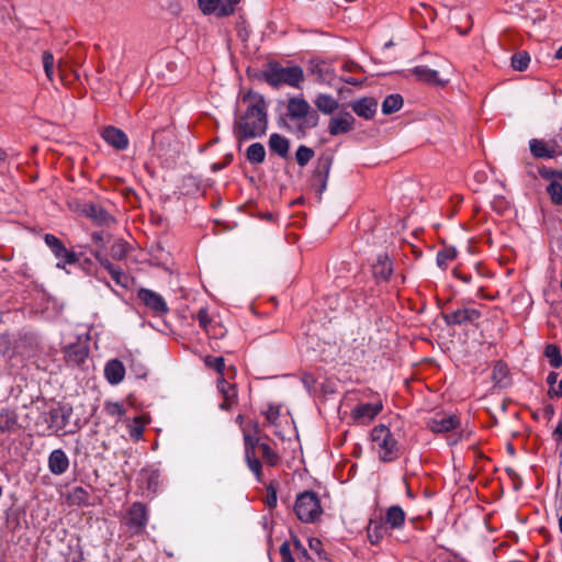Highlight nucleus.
I'll return each mask as SVG.
<instances>
[{"label": "nucleus", "mask_w": 562, "mask_h": 562, "mask_svg": "<svg viewBox=\"0 0 562 562\" xmlns=\"http://www.w3.org/2000/svg\"><path fill=\"white\" fill-rule=\"evenodd\" d=\"M403 106V98L398 93L387 95L382 103V112L385 115L397 112Z\"/></svg>", "instance_id": "obj_32"}, {"label": "nucleus", "mask_w": 562, "mask_h": 562, "mask_svg": "<svg viewBox=\"0 0 562 562\" xmlns=\"http://www.w3.org/2000/svg\"><path fill=\"white\" fill-rule=\"evenodd\" d=\"M247 159L252 165H259L265 161L266 149L262 144L254 143L247 148Z\"/></svg>", "instance_id": "obj_31"}, {"label": "nucleus", "mask_w": 562, "mask_h": 562, "mask_svg": "<svg viewBox=\"0 0 562 562\" xmlns=\"http://www.w3.org/2000/svg\"><path fill=\"white\" fill-rule=\"evenodd\" d=\"M288 115L291 120H302L311 112V105L303 98H290L286 105Z\"/></svg>", "instance_id": "obj_19"}, {"label": "nucleus", "mask_w": 562, "mask_h": 562, "mask_svg": "<svg viewBox=\"0 0 562 562\" xmlns=\"http://www.w3.org/2000/svg\"><path fill=\"white\" fill-rule=\"evenodd\" d=\"M355 122L356 120L351 113L342 111L329 119L328 133L331 136L350 133L355 128Z\"/></svg>", "instance_id": "obj_9"}, {"label": "nucleus", "mask_w": 562, "mask_h": 562, "mask_svg": "<svg viewBox=\"0 0 562 562\" xmlns=\"http://www.w3.org/2000/svg\"><path fill=\"white\" fill-rule=\"evenodd\" d=\"M266 417L269 420V423L274 424L279 417V409L276 407H270L266 412Z\"/></svg>", "instance_id": "obj_56"}, {"label": "nucleus", "mask_w": 562, "mask_h": 562, "mask_svg": "<svg viewBox=\"0 0 562 562\" xmlns=\"http://www.w3.org/2000/svg\"><path fill=\"white\" fill-rule=\"evenodd\" d=\"M294 513L302 522H315L323 514L317 494L312 491H305L299 494L294 504Z\"/></svg>", "instance_id": "obj_4"}, {"label": "nucleus", "mask_w": 562, "mask_h": 562, "mask_svg": "<svg viewBox=\"0 0 562 562\" xmlns=\"http://www.w3.org/2000/svg\"><path fill=\"white\" fill-rule=\"evenodd\" d=\"M88 356V350L85 347L74 345L66 351L67 360L74 363H81Z\"/></svg>", "instance_id": "obj_34"}, {"label": "nucleus", "mask_w": 562, "mask_h": 562, "mask_svg": "<svg viewBox=\"0 0 562 562\" xmlns=\"http://www.w3.org/2000/svg\"><path fill=\"white\" fill-rule=\"evenodd\" d=\"M372 449L382 462L395 461L401 454V446L390 428L375 426L371 431Z\"/></svg>", "instance_id": "obj_3"}, {"label": "nucleus", "mask_w": 562, "mask_h": 562, "mask_svg": "<svg viewBox=\"0 0 562 562\" xmlns=\"http://www.w3.org/2000/svg\"><path fill=\"white\" fill-rule=\"evenodd\" d=\"M305 121L300 124L299 130L304 133L305 128H313L318 123V115L316 112H310V114L304 117Z\"/></svg>", "instance_id": "obj_51"}, {"label": "nucleus", "mask_w": 562, "mask_h": 562, "mask_svg": "<svg viewBox=\"0 0 562 562\" xmlns=\"http://www.w3.org/2000/svg\"><path fill=\"white\" fill-rule=\"evenodd\" d=\"M102 138L112 147L123 150L128 146L127 135L120 128L108 126L102 132Z\"/></svg>", "instance_id": "obj_16"}, {"label": "nucleus", "mask_w": 562, "mask_h": 562, "mask_svg": "<svg viewBox=\"0 0 562 562\" xmlns=\"http://www.w3.org/2000/svg\"><path fill=\"white\" fill-rule=\"evenodd\" d=\"M460 425L459 419L453 415L437 414L427 422L432 432L442 434L456 429Z\"/></svg>", "instance_id": "obj_11"}, {"label": "nucleus", "mask_w": 562, "mask_h": 562, "mask_svg": "<svg viewBox=\"0 0 562 562\" xmlns=\"http://www.w3.org/2000/svg\"><path fill=\"white\" fill-rule=\"evenodd\" d=\"M204 363H205V366L207 368L214 369L217 373L221 374V376H223V371H224V368H225V360H224L223 357H211V356H207L204 359Z\"/></svg>", "instance_id": "obj_44"}, {"label": "nucleus", "mask_w": 562, "mask_h": 562, "mask_svg": "<svg viewBox=\"0 0 562 562\" xmlns=\"http://www.w3.org/2000/svg\"><path fill=\"white\" fill-rule=\"evenodd\" d=\"M269 148L278 156L285 158L289 154L290 142L284 136L273 133L269 137Z\"/></svg>", "instance_id": "obj_25"}, {"label": "nucleus", "mask_w": 562, "mask_h": 562, "mask_svg": "<svg viewBox=\"0 0 562 562\" xmlns=\"http://www.w3.org/2000/svg\"><path fill=\"white\" fill-rule=\"evenodd\" d=\"M243 102L247 108L233 127L236 139L243 142L263 136L268 128L267 102L263 95L248 91L244 94Z\"/></svg>", "instance_id": "obj_1"}, {"label": "nucleus", "mask_w": 562, "mask_h": 562, "mask_svg": "<svg viewBox=\"0 0 562 562\" xmlns=\"http://www.w3.org/2000/svg\"><path fill=\"white\" fill-rule=\"evenodd\" d=\"M72 414V408L68 405H58L50 408L45 415L44 420L48 425V428L54 431L64 429Z\"/></svg>", "instance_id": "obj_6"}, {"label": "nucleus", "mask_w": 562, "mask_h": 562, "mask_svg": "<svg viewBox=\"0 0 562 562\" xmlns=\"http://www.w3.org/2000/svg\"><path fill=\"white\" fill-rule=\"evenodd\" d=\"M547 142L553 158L562 155V132L558 133Z\"/></svg>", "instance_id": "obj_46"}, {"label": "nucleus", "mask_w": 562, "mask_h": 562, "mask_svg": "<svg viewBox=\"0 0 562 562\" xmlns=\"http://www.w3.org/2000/svg\"><path fill=\"white\" fill-rule=\"evenodd\" d=\"M530 63V56L526 50H520L514 54L510 58L512 67L517 71H524L527 69Z\"/></svg>", "instance_id": "obj_35"}, {"label": "nucleus", "mask_w": 562, "mask_h": 562, "mask_svg": "<svg viewBox=\"0 0 562 562\" xmlns=\"http://www.w3.org/2000/svg\"><path fill=\"white\" fill-rule=\"evenodd\" d=\"M557 380H558V373L557 372H550L546 379V382L547 384L550 386V387H554V384L557 383Z\"/></svg>", "instance_id": "obj_60"}, {"label": "nucleus", "mask_w": 562, "mask_h": 562, "mask_svg": "<svg viewBox=\"0 0 562 562\" xmlns=\"http://www.w3.org/2000/svg\"><path fill=\"white\" fill-rule=\"evenodd\" d=\"M88 498H89V494L88 492L78 486V487H75L74 491L71 492V494L69 495V499L72 504H85L88 502Z\"/></svg>", "instance_id": "obj_47"}, {"label": "nucleus", "mask_w": 562, "mask_h": 562, "mask_svg": "<svg viewBox=\"0 0 562 562\" xmlns=\"http://www.w3.org/2000/svg\"><path fill=\"white\" fill-rule=\"evenodd\" d=\"M314 104L323 114H333L339 108V102L326 93H319L314 100Z\"/></svg>", "instance_id": "obj_26"}, {"label": "nucleus", "mask_w": 562, "mask_h": 562, "mask_svg": "<svg viewBox=\"0 0 562 562\" xmlns=\"http://www.w3.org/2000/svg\"><path fill=\"white\" fill-rule=\"evenodd\" d=\"M262 78L273 88L282 85L300 88L304 80V71L300 66L283 67L277 61L269 63Z\"/></svg>", "instance_id": "obj_2"}, {"label": "nucleus", "mask_w": 562, "mask_h": 562, "mask_svg": "<svg viewBox=\"0 0 562 562\" xmlns=\"http://www.w3.org/2000/svg\"><path fill=\"white\" fill-rule=\"evenodd\" d=\"M465 19L468 21V24L465 27H462V26H456L457 31L461 34V35H465L469 33V31L471 30L472 27V21H471V16L468 14L465 15Z\"/></svg>", "instance_id": "obj_58"}, {"label": "nucleus", "mask_w": 562, "mask_h": 562, "mask_svg": "<svg viewBox=\"0 0 562 562\" xmlns=\"http://www.w3.org/2000/svg\"><path fill=\"white\" fill-rule=\"evenodd\" d=\"M280 554L282 558V562H295V559L292 555L291 547L289 542H283L280 547Z\"/></svg>", "instance_id": "obj_54"}, {"label": "nucleus", "mask_w": 562, "mask_h": 562, "mask_svg": "<svg viewBox=\"0 0 562 562\" xmlns=\"http://www.w3.org/2000/svg\"><path fill=\"white\" fill-rule=\"evenodd\" d=\"M315 153L312 148L300 145L295 153V158L299 164V166L304 167L306 166L310 160L314 157Z\"/></svg>", "instance_id": "obj_37"}, {"label": "nucleus", "mask_w": 562, "mask_h": 562, "mask_svg": "<svg viewBox=\"0 0 562 562\" xmlns=\"http://www.w3.org/2000/svg\"><path fill=\"white\" fill-rule=\"evenodd\" d=\"M544 356L549 360L551 367L557 369L562 366V355L558 346L548 345L544 349Z\"/></svg>", "instance_id": "obj_36"}, {"label": "nucleus", "mask_w": 562, "mask_h": 562, "mask_svg": "<svg viewBox=\"0 0 562 562\" xmlns=\"http://www.w3.org/2000/svg\"><path fill=\"white\" fill-rule=\"evenodd\" d=\"M247 464L249 469L252 471V473L256 475V477L260 481L261 477V462L256 457L255 453L245 454Z\"/></svg>", "instance_id": "obj_49"}, {"label": "nucleus", "mask_w": 562, "mask_h": 562, "mask_svg": "<svg viewBox=\"0 0 562 562\" xmlns=\"http://www.w3.org/2000/svg\"><path fill=\"white\" fill-rule=\"evenodd\" d=\"M137 296L156 315H164L169 311L165 299L155 291L140 289Z\"/></svg>", "instance_id": "obj_10"}, {"label": "nucleus", "mask_w": 562, "mask_h": 562, "mask_svg": "<svg viewBox=\"0 0 562 562\" xmlns=\"http://www.w3.org/2000/svg\"><path fill=\"white\" fill-rule=\"evenodd\" d=\"M128 251V245L122 239L113 243L110 249L111 257L115 260H122L126 257Z\"/></svg>", "instance_id": "obj_38"}, {"label": "nucleus", "mask_w": 562, "mask_h": 562, "mask_svg": "<svg viewBox=\"0 0 562 562\" xmlns=\"http://www.w3.org/2000/svg\"><path fill=\"white\" fill-rule=\"evenodd\" d=\"M245 454L255 453V448H259V440L250 435H245Z\"/></svg>", "instance_id": "obj_53"}, {"label": "nucleus", "mask_w": 562, "mask_h": 562, "mask_svg": "<svg viewBox=\"0 0 562 562\" xmlns=\"http://www.w3.org/2000/svg\"><path fill=\"white\" fill-rule=\"evenodd\" d=\"M385 521L392 528L402 527L405 521V513L402 507L397 505L391 506L386 512Z\"/></svg>", "instance_id": "obj_30"}, {"label": "nucleus", "mask_w": 562, "mask_h": 562, "mask_svg": "<svg viewBox=\"0 0 562 562\" xmlns=\"http://www.w3.org/2000/svg\"><path fill=\"white\" fill-rule=\"evenodd\" d=\"M342 81L346 82V83L352 85V86H360L362 83V80H358V79L352 78V77L344 78Z\"/></svg>", "instance_id": "obj_62"}, {"label": "nucleus", "mask_w": 562, "mask_h": 562, "mask_svg": "<svg viewBox=\"0 0 562 562\" xmlns=\"http://www.w3.org/2000/svg\"><path fill=\"white\" fill-rule=\"evenodd\" d=\"M95 259L104 268L117 285L122 288H128L130 277L119 267L113 265L106 257L99 254L95 255Z\"/></svg>", "instance_id": "obj_15"}, {"label": "nucleus", "mask_w": 562, "mask_h": 562, "mask_svg": "<svg viewBox=\"0 0 562 562\" xmlns=\"http://www.w3.org/2000/svg\"><path fill=\"white\" fill-rule=\"evenodd\" d=\"M457 256V250L453 247H446L438 251L437 263L440 268H446L447 263L453 260Z\"/></svg>", "instance_id": "obj_39"}, {"label": "nucleus", "mask_w": 562, "mask_h": 562, "mask_svg": "<svg viewBox=\"0 0 562 562\" xmlns=\"http://www.w3.org/2000/svg\"><path fill=\"white\" fill-rule=\"evenodd\" d=\"M196 319L199 322V325L206 331L209 333V326L211 325V317L209 315V312L206 308H200L198 314H196Z\"/></svg>", "instance_id": "obj_50"}, {"label": "nucleus", "mask_w": 562, "mask_h": 562, "mask_svg": "<svg viewBox=\"0 0 562 562\" xmlns=\"http://www.w3.org/2000/svg\"><path fill=\"white\" fill-rule=\"evenodd\" d=\"M198 2L204 14L215 13L217 16H227L234 12V9L223 4L222 0H198Z\"/></svg>", "instance_id": "obj_21"}, {"label": "nucleus", "mask_w": 562, "mask_h": 562, "mask_svg": "<svg viewBox=\"0 0 562 562\" xmlns=\"http://www.w3.org/2000/svg\"><path fill=\"white\" fill-rule=\"evenodd\" d=\"M382 409L383 404L380 401L375 403L359 404L351 411V418L357 424L368 425Z\"/></svg>", "instance_id": "obj_8"}, {"label": "nucleus", "mask_w": 562, "mask_h": 562, "mask_svg": "<svg viewBox=\"0 0 562 562\" xmlns=\"http://www.w3.org/2000/svg\"><path fill=\"white\" fill-rule=\"evenodd\" d=\"M44 240L55 257L59 260L57 262V268L64 269L66 265H72L79 260L77 254L67 250L61 240L55 235L46 234Z\"/></svg>", "instance_id": "obj_5"}, {"label": "nucleus", "mask_w": 562, "mask_h": 562, "mask_svg": "<svg viewBox=\"0 0 562 562\" xmlns=\"http://www.w3.org/2000/svg\"><path fill=\"white\" fill-rule=\"evenodd\" d=\"M144 432V422L140 416L133 419V423L128 426V434L134 440H139Z\"/></svg>", "instance_id": "obj_42"}, {"label": "nucleus", "mask_w": 562, "mask_h": 562, "mask_svg": "<svg viewBox=\"0 0 562 562\" xmlns=\"http://www.w3.org/2000/svg\"><path fill=\"white\" fill-rule=\"evenodd\" d=\"M259 450L261 452L262 458L266 460L267 463L270 465H276L279 461L278 454L271 449V447L268 443H260Z\"/></svg>", "instance_id": "obj_43"}, {"label": "nucleus", "mask_w": 562, "mask_h": 562, "mask_svg": "<svg viewBox=\"0 0 562 562\" xmlns=\"http://www.w3.org/2000/svg\"><path fill=\"white\" fill-rule=\"evenodd\" d=\"M482 316V313L473 307H461L450 313L442 314V318L448 326L475 324Z\"/></svg>", "instance_id": "obj_7"}, {"label": "nucleus", "mask_w": 562, "mask_h": 562, "mask_svg": "<svg viewBox=\"0 0 562 562\" xmlns=\"http://www.w3.org/2000/svg\"><path fill=\"white\" fill-rule=\"evenodd\" d=\"M342 68L346 71H353V70L359 69L360 67L353 63H346Z\"/></svg>", "instance_id": "obj_63"}, {"label": "nucleus", "mask_w": 562, "mask_h": 562, "mask_svg": "<svg viewBox=\"0 0 562 562\" xmlns=\"http://www.w3.org/2000/svg\"><path fill=\"white\" fill-rule=\"evenodd\" d=\"M412 74L417 80L429 85L445 87L448 83V79L440 78L437 70L430 69L427 66H416L412 69Z\"/></svg>", "instance_id": "obj_17"}, {"label": "nucleus", "mask_w": 562, "mask_h": 562, "mask_svg": "<svg viewBox=\"0 0 562 562\" xmlns=\"http://www.w3.org/2000/svg\"><path fill=\"white\" fill-rule=\"evenodd\" d=\"M293 547L300 562H313L308 555L307 550L296 537L293 538Z\"/></svg>", "instance_id": "obj_48"}, {"label": "nucleus", "mask_w": 562, "mask_h": 562, "mask_svg": "<svg viewBox=\"0 0 562 562\" xmlns=\"http://www.w3.org/2000/svg\"><path fill=\"white\" fill-rule=\"evenodd\" d=\"M554 435H557V436H558V439H561V438H562V423H560V424L557 426V428H555V430H554Z\"/></svg>", "instance_id": "obj_64"}, {"label": "nucleus", "mask_w": 562, "mask_h": 562, "mask_svg": "<svg viewBox=\"0 0 562 562\" xmlns=\"http://www.w3.org/2000/svg\"><path fill=\"white\" fill-rule=\"evenodd\" d=\"M217 389L223 395V402L220 404L221 409L228 411L236 403L237 391L234 384L228 383L223 376L217 380Z\"/></svg>", "instance_id": "obj_18"}, {"label": "nucleus", "mask_w": 562, "mask_h": 562, "mask_svg": "<svg viewBox=\"0 0 562 562\" xmlns=\"http://www.w3.org/2000/svg\"><path fill=\"white\" fill-rule=\"evenodd\" d=\"M278 497H277V490L273 487L272 484H270L267 487V497H266V505L272 509L277 506Z\"/></svg>", "instance_id": "obj_52"}, {"label": "nucleus", "mask_w": 562, "mask_h": 562, "mask_svg": "<svg viewBox=\"0 0 562 562\" xmlns=\"http://www.w3.org/2000/svg\"><path fill=\"white\" fill-rule=\"evenodd\" d=\"M148 521L147 510L142 503H134L128 510V525L135 532L142 531Z\"/></svg>", "instance_id": "obj_14"}, {"label": "nucleus", "mask_w": 562, "mask_h": 562, "mask_svg": "<svg viewBox=\"0 0 562 562\" xmlns=\"http://www.w3.org/2000/svg\"><path fill=\"white\" fill-rule=\"evenodd\" d=\"M547 192L550 195L551 201L555 205H562V184L552 181L547 187Z\"/></svg>", "instance_id": "obj_40"}, {"label": "nucleus", "mask_w": 562, "mask_h": 562, "mask_svg": "<svg viewBox=\"0 0 562 562\" xmlns=\"http://www.w3.org/2000/svg\"><path fill=\"white\" fill-rule=\"evenodd\" d=\"M311 74L322 83L331 85L335 75L333 69L326 63H315L311 65Z\"/></svg>", "instance_id": "obj_24"}, {"label": "nucleus", "mask_w": 562, "mask_h": 562, "mask_svg": "<svg viewBox=\"0 0 562 562\" xmlns=\"http://www.w3.org/2000/svg\"><path fill=\"white\" fill-rule=\"evenodd\" d=\"M367 532L370 542L376 544L384 537L386 527L382 522L370 521Z\"/></svg>", "instance_id": "obj_33"}, {"label": "nucleus", "mask_w": 562, "mask_h": 562, "mask_svg": "<svg viewBox=\"0 0 562 562\" xmlns=\"http://www.w3.org/2000/svg\"><path fill=\"white\" fill-rule=\"evenodd\" d=\"M350 108L358 116L371 120L376 113L378 102L374 98L364 97L351 102Z\"/></svg>", "instance_id": "obj_13"}, {"label": "nucleus", "mask_w": 562, "mask_h": 562, "mask_svg": "<svg viewBox=\"0 0 562 562\" xmlns=\"http://www.w3.org/2000/svg\"><path fill=\"white\" fill-rule=\"evenodd\" d=\"M81 213L100 226H108L113 222L109 212L99 204L86 203L82 205Z\"/></svg>", "instance_id": "obj_12"}, {"label": "nucleus", "mask_w": 562, "mask_h": 562, "mask_svg": "<svg viewBox=\"0 0 562 562\" xmlns=\"http://www.w3.org/2000/svg\"><path fill=\"white\" fill-rule=\"evenodd\" d=\"M104 375L109 383L115 385L123 381L125 375V368L124 364L117 360L112 359L110 360L104 368Z\"/></svg>", "instance_id": "obj_23"}, {"label": "nucleus", "mask_w": 562, "mask_h": 562, "mask_svg": "<svg viewBox=\"0 0 562 562\" xmlns=\"http://www.w3.org/2000/svg\"><path fill=\"white\" fill-rule=\"evenodd\" d=\"M18 425V415L10 408L0 409V432H11Z\"/></svg>", "instance_id": "obj_28"}, {"label": "nucleus", "mask_w": 562, "mask_h": 562, "mask_svg": "<svg viewBox=\"0 0 562 562\" xmlns=\"http://www.w3.org/2000/svg\"><path fill=\"white\" fill-rule=\"evenodd\" d=\"M42 61L46 77L48 78V80L53 81L55 63L53 54L48 50H45L42 56Z\"/></svg>", "instance_id": "obj_41"}, {"label": "nucleus", "mask_w": 562, "mask_h": 562, "mask_svg": "<svg viewBox=\"0 0 562 562\" xmlns=\"http://www.w3.org/2000/svg\"><path fill=\"white\" fill-rule=\"evenodd\" d=\"M331 164H333V157H330V156H323L318 159L314 176L322 183V190H324L326 188V183H327Z\"/></svg>", "instance_id": "obj_29"}, {"label": "nucleus", "mask_w": 562, "mask_h": 562, "mask_svg": "<svg viewBox=\"0 0 562 562\" xmlns=\"http://www.w3.org/2000/svg\"><path fill=\"white\" fill-rule=\"evenodd\" d=\"M529 149L531 155L538 159H552L553 156L547 140L532 138L529 140Z\"/></svg>", "instance_id": "obj_27"}, {"label": "nucleus", "mask_w": 562, "mask_h": 562, "mask_svg": "<svg viewBox=\"0 0 562 562\" xmlns=\"http://www.w3.org/2000/svg\"><path fill=\"white\" fill-rule=\"evenodd\" d=\"M132 369L138 378H144L146 375V369L142 364H133Z\"/></svg>", "instance_id": "obj_61"}, {"label": "nucleus", "mask_w": 562, "mask_h": 562, "mask_svg": "<svg viewBox=\"0 0 562 562\" xmlns=\"http://www.w3.org/2000/svg\"><path fill=\"white\" fill-rule=\"evenodd\" d=\"M548 395L551 398L562 397V380L559 382L557 387H549Z\"/></svg>", "instance_id": "obj_57"}, {"label": "nucleus", "mask_w": 562, "mask_h": 562, "mask_svg": "<svg viewBox=\"0 0 562 562\" xmlns=\"http://www.w3.org/2000/svg\"><path fill=\"white\" fill-rule=\"evenodd\" d=\"M453 273H454V276H456L458 279L462 280L464 283H470V282H471V280H472L471 274H465V273H463V272H460V271H459V270H457V269L454 270V272H453Z\"/></svg>", "instance_id": "obj_59"}, {"label": "nucleus", "mask_w": 562, "mask_h": 562, "mask_svg": "<svg viewBox=\"0 0 562 562\" xmlns=\"http://www.w3.org/2000/svg\"><path fill=\"white\" fill-rule=\"evenodd\" d=\"M105 411L112 416H122L125 413L123 405L120 403H108Z\"/></svg>", "instance_id": "obj_55"}, {"label": "nucleus", "mask_w": 562, "mask_h": 562, "mask_svg": "<svg viewBox=\"0 0 562 562\" xmlns=\"http://www.w3.org/2000/svg\"><path fill=\"white\" fill-rule=\"evenodd\" d=\"M69 467V459L61 449H55L48 457L49 471L55 475L64 474Z\"/></svg>", "instance_id": "obj_20"}, {"label": "nucleus", "mask_w": 562, "mask_h": 562, "mask_svg": "<svg viewBox=\"0 0 562 562\" xmlns=\"http://www.w3.org/2000/svg\"><path fill=\"white\" fill-rule=\"evenodd\" d=\"M507 367L505 363L498 361L494 364L493 367V370H492V380L496 383V384H499L504 381V379L507 376Z\"/></svg>", "instance_id": "obj_45"}, {"label": "nucleus", "mask_w": 562, "mask_h": 562, "mask_svg": "<svg viewBox=\"0 0 562 562\" xmlns=\"http://www.w3.org/2000/svg\"><path fill=\"white\" fill-rule=\"evenodd\" d=\"M393 267L386 255H380L372 265V273L378 282L386 281L392 274Z\"/></svg>", "instance_id": "obj_22"}]
</instances>
